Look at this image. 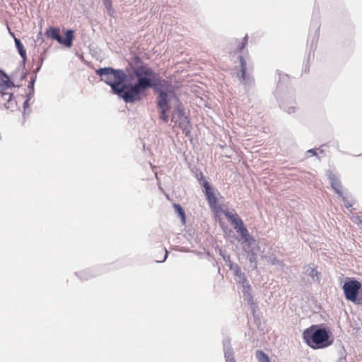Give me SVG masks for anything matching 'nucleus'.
I'll use <instances>...</instances> for the list:
<instances>
[{
  "mask_svg": "<svg viewBox=\"0 0 362 362\" xmlns=\"http://www.w3.org/2000/svg\"><path fill=\"white\" fill-rule=\"evenodd\" d=\"M204 187L205 189V194L209 203V205L214 214L215 217L218 220V222L222 225L221 214H224L230 223L233 226L237 233L241 236L244 243L251 244L254 239L250 237L249 232L244 225L243 220L239 217L236 213H231L224 209V205L217 203V199L212 192L211 187L208 182H204Z\"/></svg>",
  "mask_w": 362,
  "mask_h": 362,
  "instance_id": "1",
  "label": "nucleus"
},
{
  "mask_svg": "<svg viewBox=\"0 0 362 362\" xmlns=\"http://www.w3.org/2000/svg\"><path fill=\"white\" fill-rule=\"evenodd\" d=\"M305 273L312 278H318L320 275L314 264H310L306 267Z\"/></svg>",
  "mask_w": 362,
  "mask_h": 362,
  "instance_id": "15",
  "label": "nucleus"
},
{
  "mask_svg": "<svg viewBox=\"0 0 362 362\" xmlns=\"http://www.w3.org/2000/svg\"><path fill=\"white\" fill-rule=\"evenodd\" d=\"M95 72L101 77L102 81L112 88L114 93L122 94L127 88V74L122 69L107 67L97 69Z\"/></svg>",
  "mask_w": 362,
  "mask_h": 362,
  "instance_id": "2",
  "label": "nucleus"
},
{
  "mask_svg": "<svg viewBox=\"0 0 362 362\" xmlns=\"http://www.w3.org/2000/svg\"><path fill=\"white\" fill-rule=\"evenodd\" d=\"M245 288H247L248 290L250 289V286L249 284H247L246 286H245Z\"/></svg>",
  "mask_w": 362,
  "mask_h": 362,
  "instance_id": "24",
  "label": "nucleus"
},
{
  "mask_svg": "<svg viewBox=\"0 0 362 362\" xmlns=\"http://www.w3.org/2000/svg\"><path fill=\"white\" fill-rule=\"evenodd\" d=\"M134 74H135L138 79L146 78L151 82L152 80L154 79L156 76L153 70L146 64L138 66L134 71Z\"/></svg>",
  "mask_w": 362,
  "mask_h": 362,
  "instance_id": "9",
  "label": "nucleus"
},
{
  "mask_svg": "<svg viewBox=\"0 0 362 362\" xmlns=\"http://www.w3.org/2000/svg\"><path fill=\"white\" fill-rule=\"evenodd\" d=\"M45 35L50 39L57 40L59 44L70 47L72 45L74 32L69 30L66 32L65 37L60 35V30L58 28L50 27L45 32Z\"/></svg>",
  "mask_w": 362,
  "mask_h": 362,
  "instance_id": "6",
  "label": "nucleus"
},
{
  "mask_svg": "<svg viewBox=\"0 0 362 362\" xmlns=\"http://www.w3.org/2000/svg\"><path fill=\"white\" fill-rule=\"evenodd\" d=\"M159 109H169L168 95L166 92L160 91L157 101Z\"/></svg>",
  "mask_w": 362,
  "mask_h": 362,
  "instance_id": "11",
  "label": "nucleus"
},
{
  "mask_svg": "<svg viewBox=\"0 0 362 362\" xmlns=\"http://www.w3.org/2000/svg\"><path fill=\"white\" fill-rule=\"evenodd\" d=\"M255 355L259 362H271L269 356L261 350H257Z\"/></svg>",
  "mask_w": 362,
  "mask_h": 362,
  "instance_id": "17",
  "label": "nucleus"
},
{
  "mask_svg": "<svg viewBox=\"0 0 362 362\" xmlns=\"http://www.w3.org/2000/svg\"><path fill=\"white\" fill-rule=\"evenodd\" d=\"M240 63V72H241V79L245 81L246 79V62L243 57L240 56L239 57Z\"/></svg>",
  "mask_w": 362,
  "mask_h": 362,
  "instance_id": "16",
  "label": "nucleus"
},
{
  "mask_svg": "<svg viewBox=\"0 0 362 362\" xmlns=\"http://www.w3.org/2000/svg\"><path fill=\"white\" fill-rule=\"evenodd\" d=\"M152 86L153 83L148 79L139 78L134 85L129 87L127 86V88L120 95L126 103H132L141 100L145 90Z\"/></svg>",
  "mask_w": 362,
  "mask_h": 362,
  "instance_id": "4",
  "label": "nucleus"
},
{
  "mask_svg": "<svg viewBox=\"0 0 362 362\" xmlns=\"http://www.w3.org/2000/svg\"><path fill=\"white\" fill-rule=\"evenodd\" d=\"M330 184L334 192L339 195V197H342L343 194V187L341 184V182L335 177L334 175L330 177Z\"/></svg>",
  "mask_w": 362,
  "mask_h": 362,
  "instance_id": "13",
  "label": "nucleus"
},
{
  "mask_svg": "<svg viewBox=\"0 0 362 362\" xmlns=\"http://www.w3.org/2000/svg\"><path fill=\"white\" fill-rule=\"evenodd\" d=\"M341 197L344 202V206H346V208L349 209L353 206L352 202L351 200H349L347 197L342 195V197Z\"/></svg>",
  "mask_w": 362,
  "mask_h": 362,
  "instance_id": "22",
  "label": "nucleus"
},
{
  "mask_svg": "<svg viewBox=\"0 0 362 362\" xmlns=\"http://www.w3.org/2000/svg\"><path fill=\"white\" fill-rule=\"evenodd\" d=\"M152 86L153 83L148 79L139 78L134 85L129 87L127 86V88L120 95L126 103H132L141 100L145 90Z\"/></svg>",
  "mask_w": 362,
  "mask_h": 362,
  "instance_id": "5",
  "label": "nucleus"
},
{
  "mask_svg": "<svg viewBox=\"0 0 362 362\" xmlns=\"http://www.w3.org/2000/svg\"><path fill=\"white\" fill-rule=\"evenodd\" d=\"M172 121L177 124L182 129L183 133L187 136L189 134V120L185 116V112L182 109L177 107L172 116Z\"/></svg>",
  "mask_w": 362,
  "mask_h": 362,
  "instance_id": "8",
  "label": "nucleus"
},
{
  "mask_svg": "<svg viewBox=\"0 0 362 362\" xmlns=\"http://www.w3.org/2000/svg\"><path fill=\"white\" fill-rule=\"evenodd\" d=\"M169 109H160V119H162L165 123H167L168 121V112Z\"/></svg>",
  "mask_w": 362,
  "mask_h": 362,
  "instance_id": "21",
  "label": "nucleus"
},
{
  "mask_svg": "<svg viewBox=\"0 0 362 362\" xmlns=\"http://www.w3.org/2000/svg\"><path fill=\"white\" fill-rule=\"evenodd\" d=\"M173 207L175 210V211L178 214L180 217L182 218V222H185V213L181 206L178 204H174Z\"/></svg>",
  "mask_w": 362,
  "mask_h": 362,
  "instance_id": "20",
  "label": "nucleus"
},
{
  "mask_svg": "<svg viewBox=\"0 0 362 362\" xmlns=\"http://www.w3.org/2000/svg\"><path fill=\"white\" fill-rule=\"evenodd\" d=\"M248 296H250V298L251 299H252V296H251V294H250V293H249V294H248Z\"/></svg>",
  "mask_w": 362,
  "mask_h": 362,
  "instance_id": "25",
  "label": "nucleus"
},
{
  "mask_svg": "<svg viewBox=\"0 0 362 362\" xmlns=\"http://www.w3.org/2000/svg\"><path fill=\"white\" fill-rule=\"evenodd\" d=\"M10 35L14 38V41L16 43V46L18 50V52L20 55L22 57L23 59H25L26 58V51L21 43V40L15 37V35L11 31V30L8 28Z\"/></svg>",
  "mask_w": 362,
  "mask_h": 362,
  "instance_id": "14",
  "label": "nucleus"
},
{
  "mask_svg": "<svg viewBox=\"0 0 362 362\" xmlns=\"http://www.w3.org/2000/svg\"><path fill=\"white\" fill-rule=\"evenodd\" d=\"M247 35H246L241 42H240L235 47V49L233 51L234 54H237L238 52H240L245 47H246L247 44Z\"/></svg>",
  "mask_w": 362,
  "mask_h": 362,
  "instance_id": "18",
  "label": "nucleus"
},
{
  "mask_svg": "<svg viewBox=\"0 0 362 362\" xmlns=\"http://www.w3.org/2000/svg\"><path fill=\"white\" fill-rule=\"evenodd\" d=\"M361 288V284L357 280H349L346 281L343 286L344 296L348 300L355 303H362L360 300L357 298L359 290Z\"/></svg>",
  "mask_w": 362,
  "mask_h": 362,
  "instance_id": "7",
  "label": "nucleus"
},
{
  "mask_svg": "<svg viewBox=\"0 0 362 362\" xmlns=\"http://www.w3.org/2000/svg\"><path fill=\"white\" fill-rule=\"evenodd\" d=\"M11 90H9L0 93L1 94L2 100L6 102L4 103L5 107L13 111L14 108L17 107V105L16 101L13 99V93Z\"/></svg>",
  "mask_w": 362,
  "mask_h": 362,
  "instance_id": "10",
  "label": "nucleus"
},
{
  "mask_svg": "<svg viewBox=\"0 0 362 362\" xmlns=\"http://www.w3.org/2000/svg\"><path fill=\"white\" fill-rule=\"evenodd\" d=\"M239 273H240V268H238V270H237V271H236V272H235V274H236V275H238V274H239Z\"/></svg>",
  "mask_w": 362,
  "mask_h": 362,
  "instance_id": "23",
  "label": "nucleus"
},
{
  "mask_svg": "<svg viewBox=\"0 0 362 362\" xmlns=\"http://www.w3.org/2000/svg\"><path fill=\"white\" fill-rule=\"evenodd\" d=\"M103 3L107 10V14L110 16H113L115 11L112 8V0H103Z\"/></svg>",
  "mask_w": 362,
  "mask_h": 362,
  "instance_id": "19",
  "label": "nucleus"
},
{
  "mask_svg": "<svg viewBox=\"0 0 362 362\" xmlns=\"http://www.w3.org/2000/svg\"><path fill=\"white\" fill-rule=\"evenodd\" d=\"M303 338L308 346L314 349H323L332 344L329 339V335L325 328H318L312 325L303 332Z\"/></svg>",
  "mask_w": 362,
  "mask_h": 362,
  "instance_id": "3",
  "label": "nucleus"
},
{
  "mask_svg": "<svg viewBox=\"0 0 362 362\" xmlns=\"http://www.w3.org/2000/svg\"><path fill=\"white\" fill-rule=\"evenodd\" d=\"M13 86V84L8 76L5 75L0 78V93L12 90Z\"/></svg>",
  "mask_w": 362,
  "mask_h": 362,
  "instance_id": "12",
  "label": "nucleus"
},
{
  "mask_svg": "<svg viewBox=\"0 0 362 362\" xmlns=\"http://www.w3.org/2000/svg\"><path fill=\"white\" fill-rule=\"evenodd\" d=\"M167 257V252H165V259Z\"/></svg>",
  "mask_w": 362,
  "mask_h": 362,
  "instance_id": "26",
  "label": "nucleus"
}]
</instances>
